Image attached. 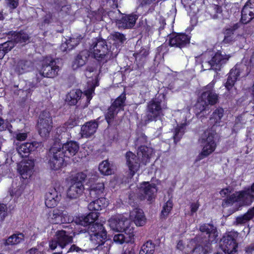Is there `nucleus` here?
I'll use <instances>...</instances> for the list:
<instances>
[{
	"label": "nucleus",
	"mask_w": 254,
	"mask_h": 254,
	"mask_svg": "<svg viewBox=\"0 0 254 254\" xmlns=\"http://www.w3.org/2000/svg\"><path fill=\"white\" fill-rule=\"evenodd\" d=\"M88 233L92 244L96 246L95 251H100L101 254H105L109 250L107 246H104L107 238V232L103 224L92 223L88 224Z\"/></svg>",
	"instance_id": "f257e3e1"
},
{
	"label": "nucleus",
	"mask_w": 254,
	"mask_h": 254,
	"mask_svg": "<svg viewBox=\"0 0 254 254\" xmlns=\"http://www.w3.org/2000/svg\"><path fill=\"white\" fill-rule=\"evenodd\" d=\"M231 57L225 53L218 52L214 55L210 53H206L201 55V66L204 70L213 69L219 70L221 67L229 60Z\"/></svg>",
	"instance_id": "f03ea898"
},
{
	"label": "nucleus",
	"mask_w": 254,
	"mask_h": 254,
	"mask_svg": "<svg viewBox=\"0 0 254 254\" xmlns=\"http://www.w3.org/2000/svg\"><path fill=\"white\" fill-rule=\"evenodd\" d=\"M107 205L106 199L102 197L91 201L88 204V208L89 210L94 211L89 213L86 216L81 217L76 223L84 226L94 223L99 216V213L97 211L104 208Z\"/></svg>",
	"instance_id": "7ed1b4c3"
},
{
	"label": "nucleus",
	"mask_w": 254,
	"mask_h": 254,
	"mask_svg": "<svg viewBox=\"0 0 254 254\" xmlns=\"http://www.w3.org/2000/svg\"><path fill=\"white\" fill-rule=\"evenodd\" d=\"M216 138V131L212 127L207 129L202 134L199 139L202 147L200 155L205 157L214 152L217 146Z\"/></svg>",
	"instance_id": "20e7f679"
},
{
	"label": "nucleus",
	"mask_w": 254,
	"mask_h": 254,
	"mask_svg": "<svg viewBox=\"0 0 254 254\" xmlns=\"http://www.w3.org/2000/svg\"><path fill=\"white\" fill-rule=\"evenodd\" d=\"M89 54L98 61L107 62L112 58L113 54L109 51L108 45L103 39H96L90 48Z\"/></svg>",
	"instance_id": "39448f33"
},
{
	"label": "nucleus",
	"mask_w": 254,
	"mask_h": 254,
	"mask_svg": "<svg viewBox=\"0 0 254 254\" xmlns=\"http://www.w3.org/2000/svg\"><path fill=\"white\" fill-rule=\"evenodd\" d=\"M213 87L214 83H210L203 88L196 104V107L199 108L200 111L204 110L209 105H213L217 103L218 95L213 91Z\"/></svg>",
	"instance_id": "423d86ee"
},
{
	"label": "nucleus",
	"mask_w": 254,
	"mask_h": 254,
	"mask_svg": "<svg viewBox=\"0 0 254 254\" xmlns=\"http://www.w3.org/2000/svg\"><path fill=\"white\" fill-rule=\"evenodd\" d=\"M86 175L82 173H78L73 178L70 185L67 190L66 195L70 199L78 198L82 193L84 187L82 181L85 180Z\"/></svg>",
	"instance_id": "0eeeda50"
},
{
	"label": "nucleus",
	"mask_w": 254,
	"mask_h": 254,
	"mask_svg": "<svg viewBox=\"0 0 254 254\" xmlns=\"http://www.w3.org/2000/svg\"><path fill=\"white\" fill-rule=\"evenodd\" d=\"M254 200V193L250 188L236 192L230 195L227 200L229 204L237 202L241 205H250Z\"/></svg>",
	"instance_id": "6e6552de"
},
{
	"label": "nucleus",
	"mask_w": 254,
	"mask_h": 254,
	"mask_svg": "<svg viewBox=\"0 0 254 254\" xmlns=\"http://www.w3.org/2000/svg\"><path fill=\"white\" fill-rule=\"evenodd\" d=\"M59 69V66L56 65L54 60H47L43 64L41 70L36 74V82H39L44 77H54L57 75Z\"/></svg>",
	"instance_id": "1a4fd4ad"
},
{
	"label": "nucleus",
	"mask_w": 254,
	"mask_h": 254,
	"mask_svg": "<svg viewBox=\"0 0 254 254\" xmlns=\"http://www.w3.org/2000/svg\"><path fill=\"white\" fill-rule=\"evenodd\" d=\"M73 238L67 232L63 230H57L53 239L49 242V247L52 250H55L59 246L61 249L64 248L67 245L71 243Z\"/></svg>",
	"instance_id": "9d476101"
},
{
	"label": "nucleus",
	"mask_w": 254,
	"mask_h": 254,
	"mask_svg": "<svg viewBox=\"0 0 254 254\" xmlns=\"http://www.w3.org/2000/svg\"><path fill=\"white\" fill-rule=\"evenodd\" d=\"M238 233L236 232H231L223 236L220 241V247L222 250L227 254H233L237 251L238 244L236 239Z\"/></svg>",
	"instance_id": "9b49d317"
},
{
	"label": "nucleus",
	"mask_w": 254,
	"mask_h": 254,
	"mask_svg": "<svg viewBox=\"0 0 254 254\" xmlns=\"http://www.w3.org/2000/svg\"><path fill=\"white\" fill-rule=\"evenodd\" d=\"M164 98V95H160L157 98L152 100L148 103L146 108V116L149 121L155 120L162 113V99Z\"/></svg>",
	"instance_id": "f8f14e48"
},
{
	"label": "nucleus",
	"mask_w": 254,
	"mask_h": 254,
	"mask_svg": "<svg viewBox=\"0 0 254 254\" xmlns=\"http://www.w3.org/2000/svg\"><path fill=\"white\" fill-rule=\"evenodd\" d=\"M52 119L50 113L43 112L39 117L38 127L39 134L42 137H47L49 135L52 128Z\"/></svg>",
	"instance_id": "ddd939ff"
},
{
	"label": "nucleus",
	"mask_w": 254,
	"mask_h": 254,
	"mask_svg": "<svg viewBox=\"0 0 254 254\" xmlns=\"http://www.w3.org/2000/svg\"><path fill=\"white\" fill-rule=\"evenodd\" d=\"M108 225L113 231L121 232L128 228L130 220L123 216H113L109 219Z\"/></svg>",
	"instance_id": "4468645a"
},
{
	"label": "nucleus",
	"mask_w": 254,
	"mask_h": 254,
	"mask_svg": "<svg viewBox=\"0 0 254 254\" xmlns=\"http://www.w3.org/2000/svg\"><path fill=\"white\" fill-rule=\"evenodd\" d=\"M85 74L88 78L95 77V80L89 85L88 88L84 91V94L86 96L88 102L92 99L93 94L94 93V90L96 86H98V71L96 68L92 66H88L85 71Z\"/></svg>",
	"instance_id": "2eb2a0df"
},
{
	"label": "nucleus",
	"mask_w": 254,
	"mask_h": 254,
	"mask_svg": "<svg viewBox=\"0 0 254 254\" xmlns=\"http://www.w3.org/2000/svg\"><path fill=\"white\" fill-rule=\"evenodd\" d=\"M156 191V186L154 184L144 182L138 189V195L140 199L146 198L148 200H150L154 197Z\"/></svg>",
	"instance_id": "dca6fc26"
},
{
	"label": "nucleus",
	"mask_w": 254,
	"mask_h": 254,
	"mask_svg": "<svg viewBox=\"0 0 254 254\" xmlns=\"http://www.w3.org/2000/svg\"><path fill=\"white\" fill-rule=\"evenodd\" d=\"M254 18V0H249L244 6L241 13V21L247 24Z\"/></svg>",
	"instance_id": "f3484780"
},
{
	"label": "nucleus",
	"mask_w": 254,
	"mask_h": 254,
	"mask_svg": "<svg viewBox=\"0 0 254 254\" xmlns=\"http://www.w3.org/2000/svg\"><path fill=\"white\" fill-rule=\"evenodd\" d=\"M190 38L184 34H178L170 36L169 39L170 45L172 47L182 48L189 44Z\"/></svg>",
	"instance_id": "a211bd4d"
},
{
	"label": "nucleus",
	"mask_w": 254,
	"mask_h": 254,
	"mask_svg": "<svg viewBox=\"0 0 254 254\" xmlns=\"http://www.w3.org/2000/svg\"><path fill=\"white\" fill-rule=\"evenodd\" d=\"M137 18L138 16L135 14L126 15L117 20L116 23L119 28L129 29L134 26Z\"/></svg>",
	"instance_id": "6ab92c4d"
},
{
	"label": "nucleus",
	"mask_w": 254,
	"mask_h": 254,
	"mask_svg": "<svg viewBox=\"0 0 254 254\" xmlns=\"http://www.w3.org/2000/svg\"><path fill=\"white\" fill-rule=\"evenodd\" d=\"M67 214L66 211L58 209L53 210L49 215V221L54 224H62L66 223L68 221Z\"/></svg>",
	"instance_id": "aec40b11"
},
{
	"label": "nucleus",
	"mask_w": 254,
	"mask_h": 254,
	"mask_svg": "<svg viewBox=\"0 0 254 254\" xmlns=\"http://www.w3.org/2000/svg\"><path fill=\"white\" fill-rule=\"evenodd\" d=\"M126 157L127 164L131 173V175L133 176L134 173L138 170L140 167V163L141 162L140 159L139 158L138 156L136 157L134 154L130 151L126 153Z\"/></svg>",
	"instance_id": "412c9836"
},
{
	"label": "nucleus",
	"mask_w": 254,
	"mask_h": 254,
	"mask_svg": "<svg viewBox=\"0 0 254 254\" xmlns=\"http://www.w3.org/2000/svg\"><path fill=\"white\" fill-rule=\"evenodd\" d=\"M40 145L41 143L38 142H26L19 145L16 144V150L22 157H26L30 152L34 151Z\"/></svg>",
	"instance_id": "4be33fe9"
},
{
	"label": "nucleus",
	"mask_w": 254,
	"mask_h": 254,
	"mask_svg": "<svg viewBox=\"0 0 254 254\" xmlns=\"http://www.w3.org/2000/svg\"><path fill=\"white\" fill-rule=\"evenodd\" d=\"M34 166V163L31 160L21 162L19 164L18 170L23 179L29 178L32 176Z\"/></svg>",
	"instance_id": "5701e85b"
},
{
	"label": "nucleus",
	"mask_w": 254,
	"mask_h": 254,
	"mask_svg": "<svg viewBox=\"0 0 254 254\" xmlns=\"http://www.w3.org/2000/svg\"><path fill=\"white\" fill-rule=\"evenodd\" d=\"M98 127V123L95 121H91L86 123L81 128L80 134L82 137L87 138L93 135Z\"/></svg>",
	"instance_id": "b1692460"
},
{
	"label": "nucleus",
	"mask_w": 254,
	"mask_h": 254,
	"mask_svg": "<svg viewBox=\"0 0 254 254\" xmlns=\"http://www.w3.org/2000/svg\"><path fill=\"white\" fill-rule=\"evenodd\" d=\"M61 197V195L59 194L55 189L51 190L46 194L45 205L49 208L56 206L58 202L60 200Z\"/></svg>",
	"instance_id": "393cba45"
},
{
	"label": "nucleus",
	"mask_w": 254,
	"mask_h": 254,
	"mask_svg": "<svg viewBox=\"0 0 254 254\" xmlns=\"http://www.w3.org/2000/svg\"><path fill=\"white\" fill-rule=\"evenodd\" d=\"M129 218L137 226H142L145 223L144 213L142 209L138 208H133L130 211Z\"/></svg>",
	"instance_id": "a878e982"
},
{
	"label": "nucleus",
	"mask_w": 254,
	"mask_h": 254,
	"mask_svg": "<svg viewBox=\"0 0 254 254\" xmlns=\"http://www.w3.org/2000/svg\"><path fill=\"white\" fill-rule=\"evenodd\" d=\"M153 149L146 145H141L138 147L137 154L141 162L146 164L153 154Z\"/></svg>",
	"instance_id": "bb28decb"
},
{
	"label": "nucleus",
	"mask_w": 254,
	"mask_h": 254,
	"mask_svg": "<svg viewBox=\"0 0 254 254\" xmlns=\"http://www.w3.org/2000/svg\"><path fill=\"white\" fill-rule=\"evenodd\" d=\"M240 24L238 23L234 24L232 26L226 29L224 32V42L225 43H231L235 40L237 35L236 31L239 28Z\"/></svg>",
	"instance_id": "cd10ccee"
},
{
	"label": "nucleus",
	"mask_w": 254,
	"mask_h": 254,
	"mask_svg": "<svg viewBox=\"0 0 254 254\" xmlns=\"http://www.w3.org/2000/svg\"><path fill=\"white\" fill-rule=\"evenodd\" d=\"M240 75V71L238 66H236L235 68H232L230 70L227 80L225 84V86L227 90L230 91L233 88L238 77Z\"/></svg>",
	"instance_id": "c85d7f7f"
},
{
	"label": "nucleus",
	"mask_w": 254,
	"mask_h": 254,
	"mask_svg": "<svg viewBox=\"0 0 254 254\" xmlns=\"http://www.w3.org/2000/svg\"><path fill=\"white\" fill-rule=\"evenodd\" d=\"M89 52L86 50H83L79 53L74 60L72 64V67L75 69L80 66L84 65L89 57Z\"/></svg>",
	"instance_id": "c756f323"
},
{
	"label": "nucleus",
	"mask_w": 254,
	"mask_h": 254,
	"mask_svg": "<svg viewBox=\"0 0 254 254\" xmlns=\"http://www.w3.org/2000/svg\"><path fill=\"white\" fill-rule=\"evenodd\" d=\"M63 145V149L65 152L66 157L74 156L79 150V144L75 141H70Z\"/></svg>",
	"instance_id": "7c9ffc66"
},
{
	"label": "nucleus",
	"mask_w": 254,
	"mask_h": 254,
	"mask_svg": "<svg viewBox=\"0 0 254 254\" xmlns=\"http://www.w3.org/2000/svg\"><path fill=\"white\" fill-rule=\"evenodd\" d=\"M104 185L103 183H97L91 185L89 192V195L92 198H96L103 193Z\"/></svg>",
	"instance_id": "2f4dec72"
},
{
	"label": "nucleus",
	"mask_w": 254,
	"mask_h": 254,
	"mask_svg": "<svg viewBox=\"0 0 254 254\" xmlns=\"http://www.w3.org/2000/svg\"><path fill=\"white\" fill-rule=\"evenodd\" d=\"M31 65L30 62L20 60L13 66V69L18 74H21L28 71L31 68Z\"/></svg>",
	"instance_id": "473e14b6"
},
{
	"label": "nucleus",
	"mask_w": 254,
	"mask_h": 254,
	"mask_svg": "<svg viewBox=\"0 0 254 254\" xmlns=\"http://www.w3.org/2000/svg\"><path fill=\"white\" fill-rule=\"evenodd\" d=\"M51 156H55L56 155L57 157H62L64 159L65 156V152L63 149V145L59 141H56L52 145V147L49 151Z\"/></svg>",
	"instance_id": "72a5a7b5"
},
{
	"label": "nucleus",
	"mask_w": 254,
	"mask_h": 254,
	"mask_svg": "<svg viewBox=\"0 0 254 254\" xmlns=\"http://www.w3.org/2000/svg\"><path fill=\"white\" fill-rule=\"evenodd\" d=\"M82 94V92L80 90H72L66 95V101L70 105H75L80 99Z\"/></svg>",
	"instance_id": "f704fd0d"
},
{
	"label": "nucleus",
	"mask_w": 254,
	"mask_h": 254,
	"mask_svg": "<svg viewBox=\"0 0 254 254\" xmlns=\"http://www.w3.org/2000/svg\"><path fill=\"white\" fill-rule=\"evenodd\" d=\"M148 54L149 51L145 48H141L139 52L133 54L138 66L143 65Z\"/></svg>",
	"instance_id": "c9c22d12"
},
{
	"label": "nucleus",
	"mask_w": 254,
	"mask_h": 254,
	"mask_svg": "<svg viewBox=\"0 0 254 254\" xmlns=\"http://www.w3.org/2000/svg\"><path fill=\"white\" fill-rule=\"evenodd\" d=\"M213 7L215 11V14L213 15L214 19H224L229 18V12L226 8L222 9L217 5H214Z\"/></svg>",
	"instance_id": "e433bc0d"
},
{
	"label": "nucleus",
	"mask_w": 254,
	"mask_h": 254,
	"mask_svg": "<svg viewBox=\"0 0 254 254\" xmlns=\"http://www.w3.org/2000/svg\"><path fill=\"white\" fill-rule=\"evenodd\" d=\"M64 159H63L62 157H57L56 155L55 156H51V158L49 162L51 169L54 170L60 169L64 165Z\"/></svg>",
	"instance_id": "4c0bfd02"
},
{
	"label": "nucleus",
	"mask_w": 254,
	"mask_h": 254,
	"mask_svg": "<svg viewBox=\"0 0 254 254\" xmlns=\"http://www.w3.org/2000/svg\"><path fill=\"white\" fill-rule=\"evenodd\" d=\"M254 217V207L250 209L246 214L236 218L237 225L245 224Z\"/></svg>",
	"instance_id": "58836bf2"
},
{
	"label": "nucleus",
	"mask_w": 254,
	"mask_h": 254,
	"mask_svg": "<svg viewBox=\"0 0 254 254\" xmlns=\"http://www.w3.org/2000/svg\"><path fill=\"white\" fill-rule=\"evenodd\" d=\"M223 114L224 110L221 108L216 109L213 112L209 120L210 124H213V126L212 127L213 129L214 125L219 123L221 121V120L223 116Z\"/></svg>",
	"instance_id": "ea45409f"
},
{
	"label": "nucleus",
	"mask_w": 254,
	"mask_h": 254,
	"mask_svg": "<svg viewBox=\"0 0 254 254\" xmlns=\"http://www.w3.org/2000/svg\"><path fill=\"white\" fill-rule=\"evenodd\" d=\"M24 240V235L22 233L14 234L10 236L5 241V245H16Z\"/></svg>",
	"instance_id": "a19ab883"
},
{
	"label": "nucleus",
	"mask_w": 254,
	"mask_h": 254,
	"mask_svg": "<svg viewBox=\"0 0 254 254\" xmlns=\"http://www.w3.org/2000/svg\"><path fill=\"white\" fill-rule=\"evenodd\" d=\"M155 245L151 241H147L141 247L139 254H153Z\"/></svg>",
	"instance_id": "79ce46f5"
},
{
	"label": "nucleus",
	"mask_w": 254,
	"mask_h": 254,
	"mask_svg": "<svg viewBox=\"0 0 254 254\" xmlns=\"http://www.w3.org/2000/svg\"><path fill=\"white\" fill-rule=\"evenodd\" d=\"M120 111L111 106L108 109L107 113L105 114V119L109 124L111 123Z\"/></svg>",
	"instance_id": "37998d69"
},
{
	"label": "nucleus",
	"mask_w": 254,
	"mask_h": 254,
	"mask_svg": "<svg viewBox=\"0 0 254 254\" xmlns=\"http://www.w3.org/2000/svg\"><path fill=\"white\" fill-rule=\"evenodd\" d=\"M99 170L102 174L105 175H110L112 173V169L107 160L103 161L100 164Z\"/></svg>",
	"instance_id": "c03bdc74"
},
{
	"label": "nucleus",
	"mask_w": 254,
	"mask_h": 254,
	"mask_svg": "<svg viewBox=\"0 0 254 254\" xmlns=\"http://www.w3.org/2000/svg\"><path fill=\"white\" fill-rule=\"evenodd\" d=\"M126 99V94L123 93L115 100L111 106L120 111L123 109L125 106Z\"/></svg>",
	"instance_id": "a18cd8bd"
},
{
	"label": "nucleus",
	"mask_w": 254,
	"mask_h": 254,
	"mask_svg": "<svg viewBox=\"0 0 254 254\" xmlns=\"http://www.w3.org/2000/svg\"><path fill=\"white\" fill-rule=\"evenodd\" d=\"M186 124L183 123L180 126H178L175 129L174 138V141L177 142L180 140L183 135L184 134L185 130V127Z\"/></svg>",
	"instance_id": "49530a36"
},
{
	"label": "nucleus",
	"mask_w": 254,
	"mask_h": 254,
	"mask_svg": "<svg viewBox=\"0 0 254 254\" xmlns=\"http://www.w3.org/2000/svg\"><path fill=\"white\" fill-rule=\"evenodd\" d=\"M172 207V201L169 199L163 207V209L162 210L161 213V217L162 218H166L171 211Z\"/></svg>",
	"instance_id": "de8ad7c7"
},
{
	"label": "nucleus",
	"mask_w": 254,
	"mask_h": 254,
	"mask_svg": "<svg viewBox=\"0 0 254 254\" xmlns=\"http://www.w3.org/2000/svg\"><path fill=\"white\" fill-rule=\"evenodd\" d=\"M127 236V235H125L123 234H118L115 235L113 240L115 243L118 244H123L124 243H128L129 240Z\"/></svg>",
	"instance_id": "09e8293b"
},
{
	"label": "nucleus",
	"mask_w": 254,
	"mask_h": 254,
	"mask_svg": "<svg viewBox=\"0 0 254 254\" xmlns=\"http://www.w3.org/2000/svg\"><path fill=\"white\" fill-rule=\"evenodd\" d=\"M111 37L114 41L118 43L123 44L126 40L125 36L120 32H115L111 34Z\"/></svg>",
	"instance_id": "8fccbe9b"
},
{
	"label": "nucleus",
	"mask_w": 254,
	"mask_h": 254,
	"mask_svg": "<svg viewBox=\"0 0 254 254\" xmlns=\"http://www.w3.org/2000/svg\"><path fill=\"white\" fill-rule=\"evenodd\" d=\"M199 230L202 232H205L207 234H214L215 228L209 224H204L200 226Z\"/></svg>",
	"instance_id": "3c124183"
},
{
	"label": "nucleus",
	"mask_w": 254,
	"mask_h": 254,
	"mask_svg": "<svg viewBox=\"0 0 254 254\" xmlns=\"http://www.w3.org/2000/svg\"><path fill=\"white\" fill-rule=\"evenodd\" d=\"M29 39L28 35L24 33H17L14 36V40L16 43L25 42Z\"/></svg>",
	"instance_id": "603ef678"
},
{
	"label": "nucleus",
	"mask_w": 254,
	"mask_h": 254,
	"mask_svg": "<svg viewBox=\"0 0 254 254\" xmlns=\"http://www.w3.org/2000/svg\"><path fill=\"white\" fill-rule=\"evenodd\" d=\"M147 136L145 134L141 133L136 138L135 142V145L136 146H138V147L141 145H145L147 143Z\"/></svg>",
	"instance_id": "864d4df0"
},
{
	"label": "nucleus",
	"mask_w": 254,
	"mask_h": 254,
	"mask_svg": "<svg viewBox=\"0 0 254 254\" xmlns=\"http://www.w3.org/2000/svg\"><path fill=\"white\" fill-rule=\"evenodd\" d=\"M0 46L7 53L14 47V43L12 41H9L0 44Z\"/></svg>",
	"instance_id": "5fc2aeb1"
},
{
	"label": "nucleus",
	"mask_w": 254,
	"mask_h": 254,
	"mask_svg": "<svg viewBox=\"0 0 254 254\" xmlns=\"http://www.w3.org/2000/svg\"><path fill=\"white\" fill-rule=\"evenodd\" d=\"M7 208L3 203H0V222L2 221L7 215Z\"/></svg>",
	"instance_id": "6e6d98bb"
},
{
	"label": "nucleus",
	"mask_w": 254,
	"mask_h": 254,
	"mask_svg": "<svg viewBox=\"0 0 254 254\" xmlns=\"http://www.w3.org/2000/svg\"><path fill=\"white\" fill-rule=\"evenodd\" d=\"M203 249L200 246H198L191 250L186 249L185 253L186 254H201L203 251Z\"/></svg>",
	"instance_id": "4d7b16f0"
},
{
	"label": "nucleus",
	"mask_w": 254,
	"mask_h": 254,
	"mask_svg": "<svg viewBox=\"0 0 254 254\" xmlns=\"http://www.w3.org/2000/svg\"><path fill=\"white\" fill-rule=\"evenodd\" d=\"M77 252V253H79V254H80V253L81 254V253H82L83 252H86V251L84 250L81 249V248H80L79 247H77L75 245H72L70 247V248H69L68 251H67V253H68V252Z\"/></svg>",
	"instance_id": "13d9d810"
},
{
	"label": "nucleus",
	"mask_w": 254,
	"mask_h": 254,
	"mask_svg": "<svg viewBox=\"0 0 254 254\" xmlns=\"http://www.w3.org/2000/svg\"><path fill=\"white\" fill-rule=\"evenodd\" d=\"M8 125V121L4 120L0 118V131H3L6 129Z\"/></svg>",
	"instance_id": "bf43d9fd"
},
{
	"label": "nucleus",
	"mask_w": 254,
	"mask_h": 254,
	"mask_svg": "<svg viewBox=\"0 0 254 254\" xmlns=\"http://www.w3.org/2000/svg\"><path fill=\"white\" fill-rule=\"evenodd\" d=\"M81 38V37L79 36V37H77L76 38H70L69 39L67 40L68 41V44H71L72 45L71 46H73L74 47L79 44V42Z\"/></svg>",
	"instance_id": "052dcab7"
},
{
	"label": "nucleus",
	"mask_w": 254,
	"mask_h": 254,
	"mask_svg": "<svg viewBox=\"0 0 254 254\" xmlns=\"http://www.w3.org/2000/svg\"><path fill=\"white\" fill-rule=\"evenodd\" d=\"M77 122L74 119H70L65 124L64 126L66 128H72V127L77 125Z\"/></svg>",
	"instance_id": "680f3d73"
},
{
	"label": "nucleus",
	"mask_w": 254,
	"mask_h": 254,
	"mask_svg": "<svg viewBox=\"0 0 254 254\" xmlns=\"http://www.w3.org/2000/svg\"><path fill=\"white\" fill-rule=\"evenodd\" d=\"M9 6L12 9L15 8L18 5L19 0H7Z\"/></svg>",
	"instance_id": "e2e57ef3"
},
{
	"label": "nucleus",
	"mask_w": 254,
	"mask_h": 254,
	"mask_svg": "<svg viewBox=\"0 0 254 254\" xmlns=\"http://www.w3.org/2000/svg\"><path fill=\"white\" fill-rule=\"evenodd\" d=\"M27 137L26 133H17L16 134V138L17 140L23 141L26 139Z\"/></svg>",
	"instance_id": "0e129e2a"
},
{
	"label": "nucleus",
	"mask_w": 254,
	"mask_h": 254,
	"mask_svg": "<svg viewBox=\"0 0 254 254\" xmlns=\"http://www.w3.org/2000/svg\"><path fill=\"white\" fill-rule=\"evenodd\" d=\"M199 204L198 202L192 203L190 205L191 213L192 214L195 213L198 209Z\"/></svg>",
	"instance_id": "69168bd1"
},
{
	"label": "nucleus",
	"mask_w": 254,
	"mask_h": 254,
	"mask_svg": "<svg viewBox=\"0 0 254 254\" xmlns=\"http://www.w3.org/2000/svg\"><path fill=\"white\" fill-rule=\"evenodd\" d=\"M60 48L63 52H67L69 51L68 49V43L66 41L61 44Z\"/></svg>",
	"instance_id": "338daca9"
},
{
	"label": "nucleus",
	"mask_w": 254,
	"mask_h": 254,
	"mask_svg": "<svg viewBox=\"0 0 254 254\" xmlns=\"http://www.w3.org/2000/svg\"><path fill=\"white\" fill-rule=\"evenodd\" d=\"M26 254H42L37 249L33 248L26 252Z\"/></svg>",
	"instance_id": "774afa93"
}]
</instances>
